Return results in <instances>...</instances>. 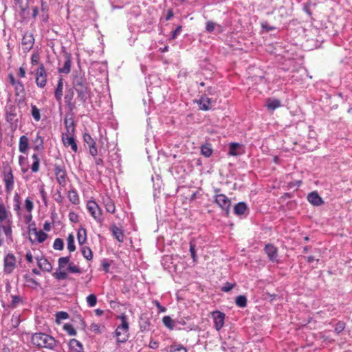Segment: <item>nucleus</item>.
Here are the masks:
<instances>
[{"instance_id": "79ce46f5", "label": "nucleus", "mask_w": 352, "mask_h": 352, "mask_svg": "<svg viewBox=\"0 0 352 352\" xmlns=\"http://www.w3.org/2000/svg\"><path fill=\"white\" fill-rule=\"evenodd\" d=\"M38 189H39V193L41 197L42 201L44 203V204L45 206H47V192L45 190L44 184H41L39 186Z\"/></svg>"}, {"instance_id": "e2e57ef3", "label": "nucleus", "mask_w": 352, "mask_h": 352, "mask_svg": "<svg viewBox=\"0 0 352 352\" xmlns=\"http://www.w3.org/2000/svg\"><path fill=\"white\" fill-rule=\"evenodd\" d=\"M54 276L57 280H64L67 278V274L65 272H55Z\"/></svg>"}, {"instance_id": "9b49d317", "label": "nucleus", "mask_w": 352, "mask_h": 352, "mask_svg": "<svg viewBox=\"0 0 352 352\" xmlns=\"http://www.w3.org/2000/svg\"><path fill=\"white\" fill-rule=\"evenodd\" d=\"M75 90L78 94V97L80 100L85 102L87 100L89 95V89L87 84L83 82H78L75 86Z\"/></svg>"}, {"instance_id": "09e8293b", "label": "nucleus", "mask_w": 352, "mask_h": 352, "mask_svg": "<svg viewBox=\"0 0 352 352\" xmlns=\"http://www.w3.org/2000/svg\"><path fill=\"white\" fill-rule=\"evenodd\" d=\"M97 298L95 294H90L87 297V303L90 307H93L96 305Z\"/></svg>"}, {"instance_id": "a19ab883", "label": "nucleus", "mask_w": 352, "mask_h": 352, "mask_svg": "<svg viewBox=\"0 0 352 352\" xmlns=\"http://www.w3.org/2000/svg\"><path fill=\"white\" fill-rule=\"evenodd\" d=\"M163 324L169 329H174V322L170 316H164L162 319Z\"/></svg>"}, {"instance_id": "f8f14e48", "label": "nucleus", "mask_w": 352, "mask_h": 352, "mask_svg": "<svg viewBox=\"0 0 352 352\" xmlns=\"http://www.w3.org/2000/svg\"><path fill=\"white\" fill-rule=\"evenodd\" d=\"M6 236V241L8 244H10L13 242V236H12V228L9 226H3L0 223V247L3 243V237L2 236V233Z\"/></svg>"}, {"instance_id": "f03ea898", "label": "nucleus", "mask_w": 352, "mask_h": 352, "mask_svg": "<svg viewBox=\"0 0 352 352\" xmlns=\"http://www.w3.org/2000/svg\"><path fill=\"white\" fill-rule=\"evenodd\" d=\"M120 318L122 323L117 327L115 335L116 336L117 342L124 343L129 338V323L125 316H122Z\"/></svg>"}, {"instance_id": "1a4fd4ad", "label": "nucleus", "mask_w": 352, "mask_h": 352, "mask_svg": "<svg viewBox=\"0 0 352 352\" xmlns=\"http://www.w3.org/2000/svg\"><path fill=\"white\" fill-rule=\"evenodd\" d=\"M5 113H6V121L11 124H16L17 123V113H16V107L14 104L12 103H8L5 107Z\"/></svg>"}, {"instance_id": "412c9836", "label": "nucleus", "mask_w": 352, "mask_h": 352, "mask_svg": "<svg viewBox=\"0 0 352 352\" xmlns=\"http://www.w3.org/2000/svg\"><path fill=\"white\" fill-rule=\"evenodd\" d=\"M206 30L210 33L214 32L216 34H219L223 32L221 25L210 21L206 23Z\"/></svg>"}, {"instance_id": "f257e3e1", "label": "nucleus", "mask_w": 352, "mask_h": 352, "mask_svg": "<svg viewBox=\"0 0 352 352\" xmlns=\"http://www.w3.org/2000/svg\"><path fill=\"white\" fill-rule=\"evenodd\" d=\"M32 342L38 347L49 349H54L57 346V342L52 336L43 333H34L32 336Z\"/></svg>"}, {"instance_id": "5701e85b", "label": "nucleus", "mask_w": 352, "mask_h": 352, "mask_svg": "<svg viewBox=\"0 0 352 352\" xmlns=\"http://www.w3.org/2000/svg\"><path fill=\"white\" fill-rule=\"evenodd\" d=\"M63 79L62 78H60L58 84L56 86V88L54 91V97L57 102L59 103L62 101V96H63Z\"/></svg>"}, {"instance_id": "9d476101", "label": "nucleus", "mask_w": 352, "mask_h": 352, "mask_svg": "<svg viewBox=\"0 0 352 352\" xmlns=\"http://www.w3.org/2000/svg\"><path fill=\"white\" fill-rule=\"evenodd\" d=\"M34 44V38L33 34L29 32H25L21 41L23 52L25 54L28 53L32 48Z\"/></svg>"}, {"instance_id": "58836bf2", "label": "nucleus", "mask_w": 352, "mask_h": 352, "mask_svg": "<svg viewBox=\"0 0 352 352\" xmlns=\"http://www.w3.org/2000/svg\"><path fill=\"white\" fill-rule=\"evenodd\" d=\"M67 249L69 252H74L76 250L74 245V236L72 234H69L67 239Z\"/></svg>"}, {"instance_id": "423d86ee", "label": "nucleus", "mask_w": 352, "mask_h": 352, "mask_svg": "<svg viewBox=\"0 0 352 352\" xmlns=\"http://www.w3.org/2000/svg\"><path fill=\"white\" fill-rule=\"evenodd\" d=\"M0 223L12 227V215L0 199Z\"/></svg>"}, {"instance_id": "e433bc0d", "label": "nucleus", "mask_w": 352, "mask_h": 352, "mask_svg": "<svg viewBox=\"0 0 352 352\" xmlns=\"http://www.w3.org/2000/svg\"><path fill=\"white\" fill-rule=\"evenodd\" d=\"M16 96H19L21 94H24L25 88L23 82L18 80L17 82L13 86Z\"/></svg>"}, {"instance_id": "c03bdc74", "label": "nucleus", "mask_w": 352, "mask_h": 352, "mask_svg": "<svg viewBox=\"0 0 352 352\" xmlns=\"http://www.w3.org/2000/svg\"><path fill=\"white\" fill-rule=\"evenodd\" d=\"M63 329L69 335L72 336L76 335V331L73 327L72 324L67 323L65 324L63 326Z\"/></svg>"}, {"instance_id": "0e129e2a", "label": "nucleus", "mask_w": 352, "mask_h": 352, "mask_svg": "<svg viewBox=\"0 0 352 352\" xmlns=\"http://www.w3.org/2000/svg\"><path fill=\"white\" fill-rule=\"evenodd\" d=\"M110 265L111 263L107 259H103L102 261V267L106 273L109 272Z\"/></svg>"}, {"instance_id": "2f4dec72", "label": "nucleus", "mask_w": 352, "mask_h": 352, "mask_svg": "<svg viewBox=\"0 0 352 352\" xmlns=\"http://www.w3.org/2000/svg\"><path fill=\"white\" fill-rule=\"evenodd\" d=\"M32 159L33 160V163L31 166V170L32 173H37L40 168V159L37 154L34 153L32 155Z\"/></svg>"}, {"instance_id": "dca6fc26", "label": "nucleus", "mask_w": 352, "mask_h": 352, "mask_svg": "<svg viewBox=\"0 0 352 352\" xmlns=\"http://www.w3.org/2000/svg\"><path fill=\"white\" fill-rule=\"evenodd\" d=\"M62 140L65 146H70L73 151L77 152L78 146L72 135L63 134Z\"/></svg>"}, {"instance_id": "3c124183", "label": "nucleus", "mask_w": 352, "mask_h": 352, "mask_svg": "<svg viewBox=\"0 0 352 352\" xmlns=\"http://www.w3.org/2000/svg\"><path fill=\"white\" fill-rule=\"evenodd\" d=\"M14 210L16 211L18 216H20L21 212V205L19 203V197L18 195H16L14 197Z\"/></svg>"}, {"instance_id": "ddd939ff", "label": "nucleus", "mask_w": 352, "mask_h": 352, "mask_svg": "<svg viewBox=\"0 0 352 352\" xmlns=\"http://www.w3.org/2000/svg\"><path fill=\"white\" fill-rule=\"evenodd\" d=\"M215 203L223 210L226 214L228 213L230 200L223 194H219L215 196Z\"/></svg>"}, {"instance_id": "393cba45", "label": "nucleus", "mask_w": 352, "mask_h": 352, "mask_svg": "<svg viewBox=\"0 0 352 352\" xmlns=\"http://www.w3.org/2000/svg\"><path fill=\"white\" fill-rule=\"evenodd\" d=\"M281 106L280 101L274 98H268L266 101L265 107L268 110L274 111Z\"/></svg>"}, {"instance_id": "c756f323", "label": "nucleus", "mask_w": 352, "mask_h": 352, "mask_svg": "<svg viewBox=\"0 0 352 352\" xmlns=\"http://www.w3.org/2000/svg\"><path fill=\"white\" fill-rule=\"evenodd\" d=\"M73 98H74V91L72 89H70L69 91H68L66 93L65 98H64L65 102L70 110H72L74 107V104L72 102Z\"/></svg>"}, {"instance_id": "a878e982", "label": "nucleus", "mask_w": 352, "mask_h": 352, "mask_svg": "<svg viewBox=\"0 0 352 352\" xmlns=\"http://www.w3.org/2000/svg\"><path fill=\"white\" fill-rule=\"evenodd\" d=\"M29 140L26 135H22L19 138V150L21 153H25L29 148Z\"/></svg>"}, {"instance_id": "4be33fe9", "label": "nucleus", "mask_w": 352, "mask_h": 352, "mask_svg": "<svg viewBox=\"0 0 352 352\" xmlns=\"http://www.w3.org/2000/svg\"><path fill=\"white\" fill-rule=\"evenodd\" d=\"M29 6V0H14V7L17 11L24 14Z\"/></svg>"}, {"instance_id": "72a5a7b5", "label": "nucleus", "mask_w": 352, "mask_h": 352, "mask_svg": "<svg viewBox=\"0 0 352 352\" xmlns=\"http://www.w3.org/2000/svg\"><path fill=\"white\" fill-rule=\"evenodd\" d=\"M64 124H65V126L67 129V132L68 135H72L75 131V127H74V124L73 120L72 118L68 119V118H65L64 120Z\"/></svg>"}, {"instance_id": "2eb2a0df", "label": "nucleus", "mask_w": 352, "mask_h": 352, "mask_svg": "<svg viewBox=\"0 0 352 352\" xmlns=\"http://www.w3.org/2000/svg\"><path fill=\"white\" fill-rule=\"evenodd\" d=\"M212 318L214 321L215 329L219 331L223 327L225 314L219 311H214L212 313Z\"/></svg>"}, {"instance_id": "c9c22d12", "label": "nucleus", "mask_w": 352, "mask_h": 352, "mask_svg": "<svg viewBox=\"0 0 352 352\" xmlns=\"http://www.w3.org/2000/svg\"><path fill=\"white\" fill-rule=\"evenodd\" d=\"M68 199L73 204H79V197L76 190H70L68 192Z\"/></svg>"}, {"instance_id": "20e7f679", "label": "nucleus", "mask_w": 352, "mask_h": 352, "mask_svg": "<svg viewBox=\"0 0 352 352\" xmlns=\"http://www.w3.org/2000/svg\"><path fill=\"white\" fill-rule=\"evenodd\" d=\"M3 180L6 192L10 193L14 188V175L10 166H5L2 170Z\"/></svg>"}, {"instance_id": "4468645a", "label": "nucleus", "mask_w": 352, "mask_h": 352, "mask_svg": "<svg viewBox=\"0 0 352 352\" xmlns=\"http://www.w3.org/2000/svg\"><path fill=\"white\" fill-rule=\"evenodd\" d=\"M265 252L267 255L269 260L273 263H278V249L277 248L272 244L267 243L265 245L264 248Z\"/></svg>"}, {"instance_id": "cd10ccee", "label": "nucleus", "mask_w": 352, "mask_h": 352, "mask_svg": "<svg viewBox=\"0 0 352 352\" xmlns=\"http://www.w3.org/2000/svg\"><path fill=\"white\" fill-rule=\"evenodd\" d=\"M33 142H34V146H33L34 150L37 151L43 150L44 140H43V138L39 135V133H37L35 139L34 140Z\"/></svg>"}, {"instance_id": "f3484780", "label": "nucleus", "mask_w": 352, "mask_h": 352, "mask_svg": "<svg viewBox=\"0 0 352 352\" xmlns=\"http://www.w3.org/2000/svg\"><path fill=\"white\" fill-rule=\"evenodd\" d=\"M307 198V201L314 206H320L324 203L322 199L316 191L309 193Z\"/></svg>"}, {"instance_id": "bb28decb", "label": "nucleus", "mask_w": 352, "mask_h": 352, "mask_svg": "<svg viewBox=\"0 0 352 352\" xmlns=\"http://www.w3.org/2000/svg\"><path fill=\"white\" fill-rule=\"evenodd\" d=\"M72 60L70 54H67L65 57V61L63 67L58 69L60 73L69 74L71 71Z\"/></svg>"}, {"instance_id": "864d4df0", "label": "nucleus", "mask_w": 352, "mask_h": 352, "mask_svg": "<svg viewBox=\"0 0 352 352\" xmlns=\"http://www.w3.org/2000/svg\"><path fill=\"white\" fill-rule=\"evenodd\" d=\"M25 208L28 213H32L34 208V204L30 198L25 200Z\"/></svg>"}, {"instance_id": "b1692460", "label": "nucleus", "mask_w": 352, "mask_h": 352, "mask_svg": "<svg viewBox=\"0 0 352 352\" xmlns=\"http://www.w3.org/2000/svg\"><path fill=\"white\" fill-rule=\"evenodd\" d=\"M69 347L72 352H83V346L82 343L76 339L70 340L69 342Z\"/></svg>"}, {"instance_id": "a18cd8bd", "label": "nucleus", "mask_w": 352, "mask_h": 352, "mask_svg": "<svg viewBox=\"0 0 352 352\" xmlns=\"http://www.w3.org/2000/svg\"><path fill=\"white\" fill-rule=\"evenodd\" d=\"M26 160L27 159L25 156L20 155L19 157V166H21V171L23 173L28 172V167L25 166Z\"/></svg>"}, {"instance_id": "69168bd1", "label": "nucleus", "mask_w": 352, "mask_h": 352, "mask_svg": "<svg viewBox=\"0 0 352 352\" xmlns=\"http://www.w3.org/2000/svg\"><path fill=\"white\" fill-rule=\"evenodd\" d=\"M261 27L263 30H266L267 32L272 31L275 30L274 26L270 25L267 22H263L261 24Z\"/></svg>"}, {"instance_id": "c85d7f7f", "label": "nucleus", "mask_w": 352, "mask_h": 352, "mask_svg": "<svg viewBox=\"0 0 352 352\" xmlns=\"http://www.w3.org/2000/svg\"><path fill=\"white\" fill-rule=\"evenodd\" d=\"M111 230L113 236L119 241L123 242L124 241V234L121 229H120L116 226L113 225L111 228Z\"/></svg>"}, {"instance_id": "de8ad7c7", "label": "nucleus", "mask_w": 352, "mask_h": 352, "mask_svg": "<svg viewBox=\"0 0 352 352\" xmlns=\"http://www.w3.org/2000/svg\"><path fill=\"white\" fill-rule=\"evenodd\" d=\"M53 248L56 250H62L64 248V243L63 239L60 238H57L54 240Z\"/></svg>"}, {"instance_id": "bf43d9fd", "label": "nucleus", "mask_w": 352, "mask_h": 352, "mask_svg": "<svg viewBox=\"0 0 352 352\" xmlns=\"http://www.w3.org/2000/svg\"><path fill=\"white\" fill-rule=\"evenodd\" d=\"M56 317L57 320H63L68 318L69 315L67 312L59 311L56 313Z\"/></svg>"}, {"instance_id": "8fccbe9b", "label": "nucleus", "mask_w": 352, "mask_h": 352, "mask_svg": "<svg viewBox=\"0 0 352 352\" xmlns=\"http://www.w3.org/2000/svg\"><path fill=\"white\" fill-rule=\"evenodd\" d=\"M69 256L60 257L58 258V267L60 269L65 268L67 265H69Z\"/></svg>"}, {"instance_id": "6ab92c4d", "label": "nucleus", "mask_w": 352, "mask_h": 352, "mask_svg": "<svg viewBox=\"0 0 352 352\" xmlns=\"http://www.w3.org/2000/svg\"><path fill=\"white\" fill-rule=\"evenodd\" d=\"M102 204L107 212L110 213H114L116 210V206L112 199L108 195H104L102 197Z\"/></svg>"}, {"instance_id": "338daca9", "label": "nucleus", "mask_w": 352, "mask_h": 352, "mask_svg": "<svg viewBox=\"0 0 352 352\" xmlns=\"http://www.w3.org/2000/svg\"><path fill=\"white\" fill-rule=\"evenodd\" d=\"M89 153L94 156V157H96L98 154V149L96 146V143L95 144H90L89 146Z\"/></svg>"}, {"instance_id": "49530a36", "label": "nucleus", "mask_w": 352, "mask_h": 352, "mask_svg": "<svg viewBox=\"0 0 352 352\" xmlns=\"http://www.w3.org/2000/svg\"><path fill=\"white\" fill-rule=\"evenodd\" d=\"M345 327V322L340 320L336 324L334 331L337 334H340L344 330Z\"/></svg>"}, {"instance_id": "f704fd0d", "label": "nucleus", "mask_w": 352, "mask_h": 352, "mask_svg": "<svg viewBox=\"0 0 352 352\" xmlns=\"http://www.w3.org/2000/svg\"><path fill=\"white\" fill-rule=\"evenodd\" d=\"M200 109L202 110H208L211 107V100L206 97H201L199 100Z\"/></svg>"}, {"instance_id": "13d9d810", "label": "nucleus", "mask_w": 352, "mask_h": 352, "mask_svg": "<svg viewBox=\"0 0 352 352\" xmlns=\"http://www.w3.org/2000/svg\"><path fill=\"white\" fill-rule=\"evenodd\" d=\"M90 329L92 332L100 333L102 332L101 326L97 323H92L90 326Z\"/></svg>"}, {"instance_id": "39448f33", "label": "nucleus", "mask_w": 352, "mask_h": 352, "mask_svg": "<svg viewBox=\"0 0 352 352\" xmlns=\"http://www.w3.org/2000/svg\"><path fill=\"white\" fill-rule=\"evenodd\" d=\"M87 209L91 215V217L98 222L102 223L103 217L102 210L98 204L94 200H89L87 203Z\"/></svg>"}, {"instance_id": "6e6d98bb", "label": "nucleus", "mask_w": 352, "mask_h": 352, "mask_svg": "<svg viewBox=\"0 0 352 352\" xmlns=\"http://www.w3.org/2000/svg\"><path fill=\"white\" fill-rule=\"evenodd\" d=\"M239 146V144L237 143H232L230 146L229 155H237L239 153H237L236 149Z\"/></svg>"}, {"instance_id": "4d7b16f0", "label": "nucleus", "mask_w": 352, "mask_h": 352, "mask_svg": "<svg viewBox=\"0 0 352 352\" xmlns=\"http://www.w3.org/2000/svg\"><path fill=\"white\" fill-rule=\"evenodd\" d=\"M21 302L22 298L19 296H12L11 305L13 307H16Z\"/></svg>"}, {"instance_id": "0eeeda50", "label": "nucleus", "mask_w": 352, "mask_h": 352, "mask_svg": "<svg viewBox=\"0 0 352 352\" xmlns=\"http://www.w3.org/2000/svg\"><path fill=\"white\" fill-rule=\"evenodd\" d=\"M47 74L43 63L35 71V82L39 88H44L47 84Z\"/></svg>"}, {"instance_id": "5fc2aeb1", "label": "nucleus", "mask_w": 352, "mask_h": 352, "mask_svg": "<svg viewBox=\"0 0 352 352\" xmlns=\"http://www.w3.org/2000/svg\"><path fill=\"white\" fill-rule=\"evenodd\" d=\"M195 243L193 240L190 241V252L191 257L192 258L193 261H195L197 258L196 252H195Z\"/></svg>"}, {"instance_id": "680f3d73", "label": "nucleus", "mask_w": 352, "mask_h": 352, "mask_svg": "<svg viewBox=\"0 0 352 352\" xmlns=\"http://www.w3.org/2000/svg\"><path fill=\"white\" fill-rule=\"evenodd\" d=\"M235 286L234 283H226L221 287V290L224 292H228Z\"/></svg>"}, {"instance_id": "774afa93", "label": "nucleus", "mask_w": 352, "mask_h": 352, "mask_svg": "<svg viewBox=\"0 0 352 352\" xmlns=\"http://www.w3.org/2000/svg\"><path fill=\"white\" fill-rule=\"evenodd\" d=\"M84 140L85 142L89 146L90 144H95V142L94 141L91 136L89 134H85L84 135Z\"/></svg>"}, {"instance_id": "473e14b6", "label": "nucleus", "mask_w": 352, "mask_h": 352, "mask_svg": "<svg viewBox=\"0 0 352 352\" xmlns=\"http://www.w3.org/2000/svg\"><path fill=\"white\" fill-rule=\"evenodd\" d=\"M80 252L85 258L87 261H91L93 259V253L91 250L85 245H82L80 248Z\"/></svg>"}, {"instance_id": "37998d69", "label": "nucleus", "mask_w": 352, "mask_h": 352, "mask_svg": "<svg viewBox=\"0 0 352 352\" xmlns=\"http://www.w3.org/2000/svg\"><path fill=\"white\" fill-rule=\"evenodd\" d=\"M201 152L203 155L208 157L211 155L212 150L208 144L203 145L201 147Z\"/></svg>"}, {"instance_id": "aec40b11", "label": "nucleus", "mask_w": 352, "mask_h": 352, "mask_svg": "<svg viewBox=\"0 0 352 352\" xmlns=\"http://www.w3.org/2000/svg\"><path fill=\"white\" fill-rule=\"evenodd\" d=\"M30 232L34 236V241H36L38 243H43L45 241L47 236L46 233L42 230H37L36 228L30 229Z\"/></svg>"}, {"instance_id": "a211bd4d", "label": "nucleus", "mask_w": 352, "mask_h": 352, "mask_svg": "<svg viewBox=\"0 0 352 352\" xmlns=\"http://www.w3.org/2000/svg\"><path fill=\"white\" fill-rule=\"evenodd\" d=\"M39 268L43 271L50 272L52 270V264L45 257H36Z\"/></svg>"}, {"instance_id": "6e6552de", "label": "nucleus", "mask_w": 352, "mask_h": 352, "mask_svg": "<svg viewBox=\"0 0 352 352\" xmlns=\"http://www.w3.org/2000/svg\"><path fill=\"white\" fill-rule=\"evenodd\" d=\"M54 171L58 184L62 187H65L67 184V178L65 166L60 164H55Z\"/></svg>"}, {"instance_id": "052dcab7", "label": "nucleus", "mask_w": 352, "mask_h": 352, "mask_svg": "<svg viewBox=\"0 0 352 352\" xmlns=\"http://www.w3.org/2000/svg\"><path fill=\"white\" fill-rule=\"evenodd\" d=\"M40 55L38 52H34L32 54L31 56V63L34 65H37L39 63Z\"/></svg>"}, {"instance_id": "603ef678", "label": "nucleus", "mask_w": 352, "mask_h": 352, "mask_svg": "<svg viewBox=\"0 0 352 352\" xmlns=\"http://www.w3.org/2000/svg\"><path fill=\"white\" fill-rule=\"evenodd\" d=\"M67 270L71 273L80 274L82 272L81 270L77 265H74V263H69Z\"/></svg>"}, {"instance_id": "7ed1b4c3", "label": "nucleus", "mask_w": 352, "mask_h": 352, "mask_svg": "<svg viewBox=\"0 0 352 352\" xmlns=\"http://www.w3.org/2000/svg\"><path fill=\"white\" fill-rule=\"evenodd\" d=\"M16 267V258L10 251L5 252L3 256V274H11Z\"/></svg>"}, {"instance_id": "ea45409f", "label": "nucleus", "mask_w": 352, "mask_h": 352, "mask_svg": "<svg viewBox=\"0 0 352 352\" xmlns=\"http://www.w3.org/2000/svg\"><path fill=\"white\" fill-rule=\"evenodd\" d=\"M170 352H188V351L180 344H173L170 346Z\"/></svg>"}, {"instance_id": "4c0bfd02", "label": "nucleus", "mask_w": 352, "mask_h": 352, "mask_svg": "<svg viewBox=\"0 0 352 352\" xmlns=\"http://www.w3.org/2000/svg\"><path fill=\"white\" fill-rule=\"evenodd\" d=\"M31 115L33 117L34 120L36 122H38L41 120V113L40 110L36 107V105L31 104Z\"/></svg>"}, {"instance_id": "7c9ffc66", "label": "nucleus", "mask_w": 352, "mask_h": 352, "mask_svg": "<svg viewBox=\"0 0 352 352\" xmlns=\"http://www.w3.org/2000/svg\"><path fill=\"white\" fill-rule=\"evenodd\" d=\"M77 239L80 245H83L87 241V231L85 228H80L78 230Z\"/></svg>"}]
</instances>
